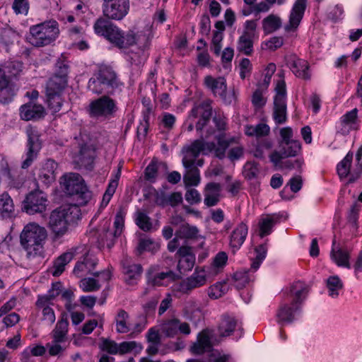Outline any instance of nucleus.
Wrapping results in <instances>:
<instances>
[{
  "label": "nucleus",
  "mask_w": 362,
  "mask_h": 362,
  "mask_svg": "<svg viewBox=\"0 0 362 362\" xmlns=\"http://www.w3.org/2000/svg\"><path fill=\"white\" fill-rule=\"evenodd\" d=\"M88 88L89 89V90L95 94H102L103 93H105L108 95L113 94L112 90H107L105 88L104 83H102V81L100 80L97 74L95 76V77H92L89 79L88 83Z\"/></svg>",
  "instance_id": "nucleus-46"
},
{
  "label": "nucleus",
  "mask_w": 362,
  "mask_h": 362,
  "mask_svg": "<svg viewBox=\"0 0 362 362\" xmlns=\"http://www.w3.org/2000/svg\"><path fill=\"white\" fill-rule=\"evenodd\" d=\"M115 321L116 331L118 333L124 334L132 331V324L129 322V314L124 310H118Z\"/></svg>",
  "instance_id": "nucleus-37"
},
{
  "label": "nucleus",
  "mask_w": 362,
  "mask_h": 362,
  "mask_svg": "<svg viewBox=\"0 0 362 362\" xmlns=\"http://www.w3.org/2000/svg\"><path fill=\"white\" fill-rule=\"evenodd\" d=\"M60 185L68 195L78 196L81 199V204H86L91 197V192L78 173H70L63 175L60 179Z\"/></svg>",
  "instance_id": "nucleus-6"
},
{
  "label": "nucleus",
  "mask_w": 362,
  "mask_h": 362,
  "mask_svg": "<svg viewBox=\"0 0 362 362\" xmlns=\"http://www.w3.org/2000/svg\"><path fill=\"white\" fill-rule=\"evenodd\" d=\"M201 310L198 304L194 301H187L184 307L183 313L184 316L192 320L197 314L200 313Z\"/></svg>",
  "instance_id": "nucleus-59"
},
{
  "label": "nucleus",
  "mask_w": 362,
  "mask_h": 362,
  "mask_svg": "<svg viewBox=\"0 0 362 362\" xmlns=\"http://www.w3.org/2000/svg\"><path fill=\"white\" fill-rule=\"evenodd\" d=\"M211 104V101L206 100L193 107L185 123V125L187 126V131L192 132L194 129V119L199 117V119L196 122V130L199 132L200 136L203 135L202 132L211 117L212 107Z\"/></svg>",
  "instance_id": "nucleus-7"
},
{
  "label": "nucleus",
  "mask_w": 362,
  "mask_h": 362,
  "mask_svg": "<svg viewBox=\"0 0 362 362\" xmlns=\"http://www.w3.org/2000/svg\"><path fill=\"white\" fill-rule=\"evenodd\" d=\"M26 134L28 136V149L25 155L26 158L21 164L23 169H27L31 165L41 148L39 134L35 128L32 127H27Z\"/></svg>",
  "instance_id": "nucleus-14"
},
{
  "label": "nucleus",
  "mask_w": 362,
  "mask_h": 362,
  "mask_svg": "<svg viewBox=\"0 0 362 362\" xmlns=\"http://www.w3.org/2000/svg\"><path fill=\"white\" fill-rule=\"evenodd\" d=\"M45 110L42 105L33 102L23 105L20 108L21 118L25 121L38 119L44 117Z\"/></svg>",
  "instance_id": "nucleus-26"
},
{
  "label": "nucleus",
  "mask_w": 362,
  "mask_h": 362,
  "mask_svg": "<svg viewBox=\"0 0 362 362\" xmlns=\"http://www.w3.org/2000/svg\"><path fill=\"white\" fill-rule=\"evenodd\" d=\"M69 322L66 319L59 320L52 331L53 342H64L66 341L68 332Z\"/></svg>",
  "instance_id": "nucleus-42"
},
{
  "label": "nucleus",
  "mask_w": 362,
  "mask_h": 362,
  "mask_svg": "<svg viewBox=\"0 0 362 362\" xmlns=\"http://www.w3.org/2000/svg\"><path fill=\"white\" fill-rule=\"evenodd\" d=\"M178 277L173 271L148 274V283L153 286H166Z\"/></svg>",
  "instance_id": "nucleus-34"
},
{
  "label": "nucleus",
  "mask_w": 362,
  "mask_h": 362,
  "mask_svg": "<svg viewBox=\"0 0 362 362\" xmlns=\"http://www.w3.org/2000/svg\"><path fill=\"white\" fill-rule=\"evenodd\" d=\"M161 332L168 337H174L178 333L189 335L191 333L189 325L181 322L177 318L169 319L163 322L160 327Z\"/></svg>",
  "instance_id": "nucleus-19"
},
{
  "label": "nucleus",
  "mask_w": 362,
  "mask_h": 362,
  "mask_svg": "<svg viewBox=\"0 0 362 362\" xmlns=\"http://www.w3.org/2000/svg\"><path fill=\"white\" fill-rule=\"evenodd\" d=\"M101 344H100V348L101 350L107 352L110 354H118V344H117L115 341L102 338Z\"/></svg>",
  "instance_id": "nucleus-63"
},
{
  "label": "nucleus",
  "mask_w": 362,
  "mask_h": 362,
  "mask_svg": "<svg viewBox=\"0 0 362 362\" xmlns=\"http://www.w3.org/2000/svg\"><path fill=\"white\" fill-rule=\"evenodd\" d=\"M180 259L177 268L180 273L191 271L195 264V255L192 252V247L189 246H181L177 252Z\"/></svg>",
  "instance_id": "nucleus-25"
},
{
  "label": "nucleus",
  "mask_w": 362,
  "mask_h": 362,
  "mask_svg": "<svg viewBox=\"0 0 362 362\" xmlns=\"http://www.w3.org/2000/svg\"><path fill=\"white\" fill-rule=\"evenodd\" d=\"M57 169L58 163L53 159L48 158L42 161L37 169V180L48 187L56 180Z\"/></svg>",
  "instance_id": "nucleus-16"
},
{
  "label": "nucleus",
  "mask_w": 362,
  "mask_h": 362,
  "mask_svg": "<svg viewBox=\"0 0 362 362\" xmlns=\"http://www.w3.org/2000/svg\"><path fill=\"white\" fill-rule=\"evenodd\" d=\"M227 291L226 283H216L210 286L208 290V295L210 298L217 299L221 297Z\"/></svg>",
  "instance_id": "nucleus-61"
},
{
  "label": "nucleus",
  "mask_w": 362,
  "mask_h": 362,
  "mask_svg": "<svg viewBox=\"0 0 362 362\" xmlns=\"http://www.w3.org/2000/svg\"><path fill=\"white\" fill-rule=\"evenodd\" d=\"M285 62L296 76L303 79L310 78L309 65L305 60L298 58L295 54H290L285 57Z\"/></svg>",
  "instance_id": "nucleus-21"
},
{
  "label": "nucleus",
  "mask_w": 362,
  "mask_h": 362,
  "mask_svg": "<svg viewBox=\"0 0 362 362\" xmlns=\"http://www.w3.org/2000/svg\"><path fill=\"white\" fill-rule=\"evenodd\" d=\"M50 303L45 302L42 305L38 304V300L36 302V305L39 309L42 310V320L47 322L49 325H52L55 322V314L54 310L49 306Z\"/></svg>",
  "instance_id": "nucleus-57"
},
{
  "label": "nucleus",
  "mask_w": 362,
  "mask_h": 362,
  "mask_svg": "<svg viewBox=\"0 0 362 362\" xmlns=\"http://www.w3.org/2000/svg\"><path fill=\"white\" fill-rule=\"evenodd\" d=\"M84 250V245H79L71 248L66 252L60 255L54 262L53 276H58L61 275L65 269V266L70 262L74 257L78 256L80 252H83Z\"/></svg>",
  "instance_id": "nucleus-23"
},
{
  "label": "nucleus",
  "mask_w": 362,
  "mask_h": 362,
  "mask_svg": "<svg viewBox=\"0 0 362 362\" xmlns=\"http://www.w3.org/2000/svg\"><path fill=\"white\" fill-rule=\"evenodd\" d=\"M241 322L235 317L230 315H223L218 326V332L221 336L227 337L230 335L235 331H239L242 334Z\"/></svg>",
  "instance_id": "nucleus-28"
},
{
  "label": "nucleus",
  "mask_w": 362,
  "mask_h": 362,
  "mask_svg": "<svg viewBox=\"0 0 362 362\" xmlns=\"http://www.w3.org/2000/svg\"><path fill=\"white\" fill-rule=\"evenodd\" d=\"M281 216L277 214H269L262 216L258 222V235L264 238L270 235L273 227L280 221Z\"/></svg>",
  "instance_id": "nucleus-29"
},
{
  "label": "nucleus",
  "mask_w": 362,
  "mask_h": 362,
  "mask_svg": "<svg viewBox=\"0 0 362 362\" xmlns=\"http://www.w3.org/2000/svg\"><path fill=\"white\" fill-rule=\"evenodd\" d=\"M204 83L214 95L223 94L224 90H227L226 81L223 77L214 78L211 76H206Z\"/></svg>",
  "instance_id": "nucleus-36"
},
{
  "label": "nucleus",
  "mask_w": 362,
  "mask_h": 362,
  "mask_svg": "<svg viewBox=\"0 0 362 362\" xmlns=\"http://www.w3.org/2000/svg\"><path fill=\"white\" fill-rule=\"evenodd\" d=\"M308 293L306 284L302 281L294 282L286 297L280 303L276 312V320L281 325L292 323L301 312V308Z\"/></svg>",
  "instance_id": "nucleus-2"
},
{
  "label": "nucleus",
  "mask_w": 362,
  "mask_h": 362,
  "mask_svg": "<svg viewBox=\"0 0 362 362\" xmlns=\"http://www.w3.org/2000/svg\"><path fill=\"white\" fill-rule=\"evenodd\" d=\"M326 287L328 295L332 298H337L343 290L344 284L338 276L334 275L327 279Z\"/></svg>",
  "instance_id": "nucleus-40"
},
{
  "label": "nucleus",
  "mask_w": 362,
  "mask_h": 362,
  "mask_svg": "<svg viewBox=\"0 0 362 362\" xmlns=\"http://www.w3.org/2000/svg\"><path fill=\"white\" fill-rule=\"evenodd\" d=\"M243 175L248 180H258L260 175V168L254 161L247 162L243 167Z\"/></svg>",
  "instance_id": "nucleus-47"
},
{
  "label": "nucleus",
  "mask_w": 362,
  "mask_h": 362,
  "mask_svg": "<svg viewBox=\"0 0 362 362\" xmlns=\"http://www.w3.org/2000/svg\"><path fill=\"white\" fill-rule=\"evenodd\" d=\"M255 257L251 263V269L256 272L263 260L265 259L267 252V246L266 244L258 245L255 249Z\"/></svg>",
  "instance_id": "nucleus-49"
},
{
  "label": "nucleus",
  "mask_w": 362,
  "mask_h": 362,
  "mask_svg": "<svg viewBox=\"0 0 362 362\" xmlns=\"http://www.w3.org/2000/svg\"><path fill=\"white\" fill-rule=\"evenodd\" d=\"M129 0H104L103 14L109 19L120 21L128 13Z\"/></svg>",
  "instance_id": "nucleus-13"
},
{
  "label": "nucleus",
  "mask_w": 362,
  "mask_h": 362,
  "mask_svg": "<svg viewBox=\"0 0 362 362\" xmlns=\"http://www.w3.org/2000/svg\"><path fill=\"white\" fill-rule=\"evenodd\" d=\"M124 280L129 285H134L141 277L142 267L140 264L132 263L128 259L122 262Z\"/></svg>",
  "instance_id": "nucleus-27"
},
{
  "label": "nucleus",
  "mask_w": 362,
  "mask_h": 362,
  "mask_svg": "<svg viewBox=\"0 0 362 362\" xmlns=\"http://www.w3.org/2000/svg\"><path fill=\"white\" fill-rule=\"evenodd\" d=\"M358 110L354 108L347 112L341 118V124L347 126L349 129L357 130L358 124H357Z\"/></svg>",
  "instance_id": "nucleus-51"
},
{
  "label": "nucleus",
  "mask_w": 362,
  "mask_h": 362,
  "mask_svg": "<svg viewBox=\"0 0 362 362\" xmlns=\"http://www.w3.org/2000/svg\"><path fill=\"white\" fill-rule=\"evenodd\" d=\"M93 158L94 151L92 148L86 144L81 145L79 151V161L86 165L92 163Z\"/></svg>",
  "instance_id": "nucleus-58"
},
{
  "label": "nucleus",
  "mask_w": 362,
  "mask_h": 362,
  "mask_svg": "<svg viewBox=\"0 0 362 362\" xmlns=\"http://www.w3.org/2000/svg\"><path fill=\"white\" fill-rule=\"evenodd\" d=\"M59 35V23L49 20L31 26L28 40L34 47H41L54 42Z\"/></svg>",
  "instance_id": "nucleus-5"
},
{
  "label": "nucleus",
  "mask_w": 362,
  "mask_h": 362,
  "mask_svg": "<svg viewBox=\"0 0 362 362\" xmlns=\"http://www.w3.org/2000/svg\"><path fill=\"white\" fill-rule=\"evenodd\" d=\"M335 245L336 240L334 239L330 253L332 259L338 267L350 269V252L346 249H343L339 247H337L335 246Z\"/></svg>",
  "instance_id": "nucleus-31"
},
{
  "label": "nucleus",
  "mask_w": 362,
  "mask_h": 362,
  "mask_svg": "<svg viewBox=\"0 0 362 362\" xmlns=\"http://www.w3.org/2000/svg\"><path fill=\"white\" fill-rule=\"evenodd\" d=\"M276 95L274 99L273 118L276 124H283L286 121V88L284 80L277 82L275 88Z\"/></svg>",
  "instance_id": "nucleus-11"
},
{
  "label": "nucleus",
  "mask_w": 362,
  "mask_h": 362,
  "mask_svg": "<svg viewBox=\"0 0 362 362\" xmlns=\"http://www.w3.org/2000/svg\"><path fill=\"white\" fill-rule=\"evenodd\" d=\"M79 286L84 292H93L99 290L100 288L98 281L93 278H84L81 279Z\"/></svg>",
  "instance_id": "nucleus-60"
},
{
  "label": "nucleus",
  "mask_w": 362,
  "mask_h": 362,
  "mask_svg": "<svg viewBox=\"0 0 362 362\" xmlns=\"http://www.w3.org/2000/svg\"><path fill=\"white\" fill-rule=\"evenodd\" d=\"M353 159V153L349 152L344 159L339 163L337 170L340 178H345L350 172L351 164Z\"/></svg>",
  "instance_id": "nucleus-53"
},
{
  "label": "nucleus",
  "mask_w": 362,
  "mask_h": 362,
  "mask_svg": "<svg viewBox=\"0 0 362 362\" xmlns=\"http://www.w3.org/2000/svg\"><path fill=\"white\" fill-rule=\"evenodd\" d=\"M228 357L226 355H220L218 351L211 352L207 361L200 359H189L187 362H226Z\"/></svg>",
  "instance_id": "nucleus-64"
},
{
  "label": "nucleus",
  "mask_w": 362,
  "mask_h": 362,
  "mask_svg": "<svg viewBox=\"0 0 362 362\" xmlns=\"http://www.w3.org/2000/svg\"><path fill=\"white\" fill-rule=\"evenodd\" d=\"M14 216V204L13 199L6 192L0 195V217L11 218Z\"/></svg>",
  "instance_id": "nucleus-39"
},
{
  "label": "nucleus",
  "mask_w": 362,
  "mask_h": 362,
  "mask_svg": "<svg viewBox=\"0 0 362 362\" xmlns=\"http://www.w3.org/2000/svg\"><path fill=\"white\" fill-rule=\"evenodd\" d=\"M125 216L126 211L120 208L116 214L113 228L110 229L109 226L107 228L104 227L102 233L100 234L99 243L100 245L103 246L106 245L109 248L114 245L115 240L121 235L123 231Z\"/></svg>",
  "instance_id": "nucleus-10"
},
{
  "label": "nucleus",
  "mask_w": 362,
  "mask_h": 362,
  "mask_svg": "<svg viewBox=\"0 0 362 362\" xmlns=\"http://www.w3.org/2000/svg\"><path fill=\"white\" fill-rule=\"evenodd\" d=\"M307 6V0H296L291 10L288 22L285 25L284 29L286 32L296 31L305 13Z\"/></svg>",
  "instance_id": "nucleus-20"
},
{
  "label": "nucleus",
  "mask_w": 362,
  "mask_h": 362,
  "mask_svg": "<svg viewBox=\"0 0 362 362\" xmlns=\"http://www.w3.org/2000/svg\"><path fill=\"white\" fill-rule=\"evenodd\" d=\"M69 71V62L64 57L59 58L55 64V72L49 81H53L61 88L68 86V74Z\"/></svg>",
  "instance_id": "nucleus-24"
},
{
  "label": "nucleus",
  "mask_w": 362,
  "mask_h": 362,
  "mask_svg": "<svg viewBox=\"0 0 362 362\" xmlns=\"http://www.w3.org/2000/svg\"><path fill=\"white\" fill-rule=\"evenodd\" d=\"M47 199L40 190L30 192L23 201V209L28 214L42 213L46 210Z\"/></svg>",
  "instance_id": "nucleus-15"
},
{
  "label": "nucleus",
  "mask_w": 362,
  "mask_h": 362,
  "mask_svg": "<svg viewBox=\"0 0 362 362\" xmlns=\"http://www.w3.org/2000/svg\"><path fill=\"white\" fill-rule=\"evenodd\" d=\"M281 19L280 17L270 14L262 21V28L266 34H270L281 27Z\"/></svg>",
  "instance_id": "nucleus-43"
},
{
  "label": "nucleus",
  "mask_w": 362,
  "mask_h": 362,
  "mask_svg": "<svg viewBox=\"0 0 362 362\" xmlns=\"http://www.w3.org/2000/svg\"><path fill=\"white\" fill-rule=\"evenodd\" d=\"M211 337L212 333L209 329H205L201 331L197 334V340L191 345L190 351L194 355H202L214 351Z\"/></svg>",
  "instance_id": "nucleus-18"
},
{
  "label": "nucleus",
  "mask_w": 362,
  "mask_h": 362,
  "mask_svg": "<svg viewBox=\"0 0 362 362\" xmlns=\"http://www.w3.org/2000/svg\"><path fill=\"white\" fill-rule=\"evenodd\" d=\"M301 150V144L299 141L288 142V144H279V149L274 151L269 155V160L276 168H282L281 160L297 156Z\"/></svg>",
  "instance_id": "nucleus-12"
},
{
  "label": "nucleus",
  "mask_w": 362,
  "mask_h": 362,
  "mask_svg": "<svg viewBox=\"0 0 362 362\" xmlns=\"http://www.w3.org/2000/svg\"><path fill=\"white\" fill-rule=\"evenodd\" d=\"M163 163L151 161L145 170V179L151 182H154L158 177V171L160 168H165Z\"/></svg>",
  "instance_id": "nucleus-56"
},
{
  "label": "nucleus",
  "mask_w": 362,
  "mask_h": 362,
  "mask_svg": "<svg viewBox=\"0 0 362 362\" xmlns=\"http://www.w3.org/2000/svg\"><path fill=\"white\" fill-rule=\"evenodd\" d=\"M62 285L60 282H56L52 284L51 289L49 290L46 295L40 296L38 297V304L42 305L45 302L51 303L57 296L61 294L62 291Z\"/></svg>",
  "instance_id": "nucleus-52"
},
{
  "label": "nucleus",
  "mask_w": 362,
  "mask_h": 362,
  "mask_svg": "<svg viewBox=\"0 0 362 362\" xmlns=\"http://www.w3.org/2000/svg\"><path fill=\"white\" fill-rule=\"evenodd\" d=\"M83 245L85 246V250L83 252H80L78 255H81V257L74 269V273L78 276L90 273L97 263L94 256L90 254L88 247L85 245Z\"/></svg>",
  "instance_id": "nucleus-22"
},
{
  "label": "nucleus",
  "mask_w": 362,
  "mask_h": 362,
  "mask_svg": "<svg viewBox=\"0 0 362 362\" xmlns=\"http://www.w3.org/2000/svg\"><path fill=\"white\" fill-rule=\"evenodd\" d=\"M81 209L76 204H65L54 210L49 216V228L57 238L66 234L69 226L81 218Z\"/></svg>",
  "instance_id": "nucleus-4"
},
{
  "label": "nucleus",
  "mask_w": 362,
  "mask_h": 362,
  "mask_svg": "<svg viewBox=\"0 0 362 362\" xmlns=\"http://www.w3.org/2000/svg\"><path fill=\"white\" fill-rule=\"evenodd\" d=\"M182 239H192L197 237L199 230L196 226L183 224L175 231Z\"/></svg>",
  "instance_id": "nucleus-54"
},
{
  "label": "nucleus",
  "mask_w": 362,
  "mask_h": 362,
  "mask_svg": "<svg viewBox=\"0 0 362 362\" xmlns=\"http://www.w3.org/2000/svg\"><path fill=\"white\" fill-rule=\"evenodd\" d=\"M66 88L56 86L53 81H48L46 87L47 103L49 109L56 113L61 110L63 105L62 93Z\"/></svg>",
  "instance_id": "nucleus-17"
},
{
  "label": "nucleus",
  "mask_w": 362,
  "mask_h": 362,
  "mask_svg": "<svg viewBox=\"0 0 362 362\" xmlns=\"http://www.w3.org/2000/svg\"><path fill=\"white\" fill-rule=\"evenodd\" d=\"M182 202V195L180 192H173L168 194L164 191L156 192L155 196V202L162 206H171L173 207L177 206Z\"/></svg>",
  "instance_id": "nucleus-33"
},
{
  "label": "nucleus",
  "mask_w": 362,
  "mask_h": 362,
  "mask_svg": "<svg viewBox=\"0 0 362 362\" xmlns=\"http://www.w3.org/2000/svg\"><path fill=\"white\" fill-rule=\"evenodd\" d=\"M253 272L251 268L250 269H243L236 272L233 275L235 286L237 288L241 289L244 288L250 281L254 280Z\"/></svg>",
  "instance_id": "nucleus-41"
},
{
  "label": "nucleus",
  "mask_w": 362,
  "mask_h": 362,
  "mask_svg": "<svg viewBox=\"0 0 362 362\" xmlns=\"http://www.w3.org/2000/svg\"><path fill=\"white\" fill-rule=\"evenodd\" d=\"M114 25L109 18L100 17L95 21L93 28L97 35L105 37Z\"/></svg>",
  "instance_id": "nucleus-45"
},
{
  "label": "nucleus",
  "mask_w": 362,
  "mask_h": 362,
  "mask_svg": "<svg viewBox=\"0 0 362 362\" xmlns=\"http://www.w3.org/2000/svg\"><path fill=\"white\" fill-rule=\"evenodd\" d=\"M100 80L104 83L107 90H112L119 88L122 83L119 81L115 73L109 69H103L97 74Z\"/></svg>",
  "instance_id": "nucleus-35"
},
{
  "label": "nucleus",
  "mask_w": 362,
  "mask_h": 362,
  "mask_svg": "<svg viewBox=\"0 0 362 362\" xmlns=\"http://www.w3.org/2000/svg\"><path fill=\"white\" fill-rule=\"evenodd\" d=\"M253 38L247 35H240L237 44V49L245 55H250L253 52Z\"/></svg>",
  "instance_id": "nucleus-48"
},
{
  "label": "nucleus",
  "mask_w": 362,
  "mask_h": 362,
  "mask_svg": "<svg viewBox=\"0 0 362 362\" xmlns=\"http://www.w3.org/2000/svg\"><path fill=\"white\" fill-rule=\"evenodd\" d=\"M135 223L144 231H149L152 228L150 217L144 211H138L135 214Z\"/></svg>",
  "instance_id": "nucleus-55"
},
{
  "label": "nucleus",
  "mask_w": 362,
  "mask_h": 362,
  "mask_svg": "<svg viewBox=\"0 0 362 362\" xmlns=\"http://www.w3.org/2000/svg\"><path fill=\"white\" fill-rule=\"evenodd\" d=\"M218 146L214 142L205 143V148L209 151H214L215 155L218 158H223L225 157L226 150L228 147L229 144L227 141L218 139Z\"/></svg>",
  "instance_id": "nucleus-50"
},
{
  "label": "nucleus",
  "mask_w": 362,
  "mask_h": 362,
  "mask_svg": "<svg viewBox=\"0 0 362 362\" xmlns=\"http://www.w3.org/2000/svg\"><path fill=\"white\" fill-rule=\"evenodd\" d=\"M212 132L207 131L205 136L201 135V139L195 140L191 145L184 147L182 148V165L185 168H188L192 166L202 167L204 164L203 159H198L200 153L205 150L204 138H208Z\"/></svg>",
  "instance_id": "nucleus-9"
},
{
  "label": "nucleus",
  "mask_w": 362,
  "mask_h": 362,
  "mask_svg": "<svg viewBox=\"0 0 362 362\" xmlns=\"http://www.w3.org/2000/svg\"><path fill=\"white\" fill-rule=\"evenodd\" d=\"M47 237L46 229L35 223H30L24 226L20 241L28 259L43 256Z\"/></svg>",
  "instance_id": "nucleus-3"
},
{
  "label": "nucleus",
  "mask_w": 362,
  "mask_h": 362,
  "mask_svg": "<svg viewBox=\"0 0 362 362\" xmlns=\"http://www.w3.org/2000/svg\"><path fill=\"white\" fill-rule=\"evenodd\" d=\"M247 233L248 227L243 222L238 224L233 230L230 235V246L231 247L233 252L239 250L244 243Z\"/></svg>",
  "instance_id": "nucleus-30"
},
{
  "label": "nucleus",
  "mask_w": 362,
  "mask_h": 362,
  "mask_svg": "<svg viewBox=\"0 0 362 362\" xmlns=\"http://www.w3.org/2000/svg\"><path fill=\"white\" fill-rule=\"evenodd\" d=\"M221 186L219 183L209 182L204 189V202L208 207L216 206L220 201Z\"/></svg>",
  "instance_id": "nucleus-32"
},
{
  "label": "nucleus",
  "mask_w": 362,
  "mask_h": 362,
  "mask_svg": "<svg viewBox=\"0 0 362 362\" xmlns=\"http://www.w3.org/2000/svg\"><path fill=\"white\" fill-rule=\"evenodd\" d=\"M105 38L119 49H124L135 45L138 52L132 51L129 58L132 64L140 66L147 59V49L150 46V37L144 32L129 30L124 33L116 25L110 29Z\"/></svg>",
  "instance_id": "nucleus-1"
},
{
  "label": "nucleus",
  "mask_w": 362,
  "mask_h": 362,
  "mask_svg": "<svg viewBox=\"0 0 362 362\" xmlns=\"http://www.w3.org/2000/svg\"><path fill=\"white\" fill-rule=\"evenodd\" d=\"M199 166H192L185 169L183 180L186 186H197L200 182Z\"/></svg>",
  "instance_id": "nucleus-44"
},
{
  "label": "nucleus",
  "mask_w": 362,
  "mask_h": 362,
  "mask_svg": "<svg viewBox=\"0 0 362 362\" xmlns=\"http://www.w3.org/2000/svg\"><path fill=\"white\" fill-rule=\"evenodd\" d=\"M201 287L206 284L209 276L204 268L197 267L194 273L190 276Z\"/></svg>",
  "instance_id": "nucleus-62"
},
{
  "label": "nucleus",
  "mask_w": 362,
  "mask_h": 362,
  "mask_svg": "<svg viewBox=\"0 0 362 362\" xmlns=\"http://www.w3.org/2000/svg\"><path fill=\"white\" fill-rule=\"evenodd\" d=\"M118 110L116 100L109 95H103L91 101L88 107V112L91 117L97 119H110Z\"/></svg>",
  "instance_id": "nucleus-8"
},
{
  "label": "nucleus",
  "mask_w": 362,
  "mask_h": 362,
  "mask_svg": "<svg viewBox=\"0 0 362 362\" xmlns=\"http://www.w3.org/2000/svg\"><path fill=\"white\" fill-rule=\"evenodd\" d=\"M9 79L6 72L0 68V103H8L12 99V93L9 87Z\"/></svg>",
  "instance_id": "nucleus-38"
}]
</instances>
